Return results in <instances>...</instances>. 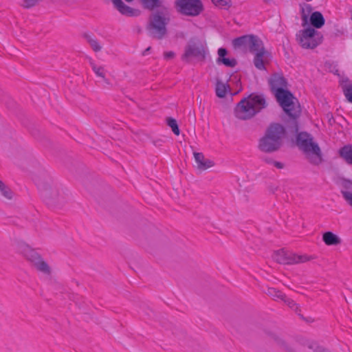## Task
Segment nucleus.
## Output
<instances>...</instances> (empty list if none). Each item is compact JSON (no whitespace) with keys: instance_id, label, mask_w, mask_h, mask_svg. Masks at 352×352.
<instances>
[{"instance_id":"4468645a","label":"nucleus","mask_w":352,"mask_h":352,"mask_svg":"<svg viewBox=\"0 0 352 352\" xmlns=\"http://www.w3.org/2000/svg\"><path fill=\"white\" fill-rule=\"evenodd\" d=\"M21 252L33 265H34L36 263L38 262V261L42 258L38 252L28 245L22 246Z\"/></svg>"},{"instance_id":"412c9836","label":"nucleus","mask_w":352,"mask_h":352,"mask_svg":"<svg viewBox=\"0 0 352 352\" xmlns=\"http://www.w3.org/2000/svg\"><path fill=\"white\" fill-rule=\"evenodd\" d=\"M112 2L118 10L122 14L128 16L133 15V10L124 4L122 0H112Z\"/></svg>"},{"instance_id":"a19ab883","label":"nucleus","mask_w":352,"mask_h":352,"mask_svg":"<svg viewBox=\"0 0 352 352\" xmlns=\"http://www.w3.org/2000/svg\"><path fill=\"white\" fill-rule=\"evenodd\" d=\"M298 315L300 316V317L302 319L305 320L306 322H314V319H313V318H310V317H309V318H305L303 317V316H302V315H300V314H298Z\"/></svg>"},{"instance_id":"4c0bfd02","label":"nucleus","mask_w":352,"mask_h":352,"mask_svg":"<svg viewBox=\"0 0 352 352\" xmlns=\"http://www.w3.org/2000/svg\"><path fill=\"white\" fill-rule=\"evenodd\" d=\"M175 55V53L172 51L166 52L164 54V58L167 59V60L174 58Z\"/></svg>"},{"instance_id":"1a4fd4ad","label":"nucleus","mask_w":352,"mask_h":352,"mask_svg":"<svg viewBox=\"0 0 352 352\" xmlns=\"http://www.w3.org/2000/svg\"><path fill=\"white\" fill-rule=\"evenodd\" d=\"M273 258L277 263L283 265H295L309 260V258L306 255H297L284 249L276 251L274 253Z\"/></svg>"},{"instance_id":"2eb2a0df","label":"nucleus","mask_w":352,"mask_h":352,"mask_svg":"<svg viewBox=\"0 0 352 352\" xmlns=\"http://www.w3.org/2000/svg\"><path fill=\"white\" fill-rule=\"evenodd\" d=\"M194 157L197 164V168L201 170H205L214 164V162L205 158L202 153L194 152Z\"/></svg>"},{"instance_id":"7ed1b4c3","label":"nucleus","mask_w":352,"mask_h":352,"mask_svg":"<svg viewBox=\"0 0 352 352\" xmlns=\"http://www.w3.org/2000/svg\"><path fill=\"white\" fill-rule=\"evenodd\" d=\"M267 104L263 94H251L243 98L234 109L235 116L240 120H248L266 108Z\"/></svg>"},{"instance_id":"5701e85b","label":"nucleus","mask_w":352,"mask_h":352,"mask_svg":"<svg viewBox=\"0 0 352 352\" xmlns=\"http://www.w3.org/2000/svg\"><path fill=\"white\" fill-rule=\"evenodd\" d=\"M340 155L346 163L352 164V146H344L340 150Z\"/></svg>"},{"instance_id":"c756f323","label":"nucleus","mask_w":352,"mask_h":352,"mask_svg":"<svg viewBox=\"0 0 352 352\" xmlns=\"http://www.w3.org/2000/svg\"><path fill=\"white\" fill-rule=\"evenodd\" d=\"M342 88L347 100L352 103V83H343Z\"/></svg>"},{"instance_id":"58836bf2","label":"nucleus","mask_w":352,"mask_h":352,"mask_svg":"<svg viewBox=\"0 0 352 352\" xmlns=\"http://www.w3.org/2000/svg\"><path fill=\"white\" fill-rule=\"evenodd\" d=\"M262 160L268 164H273L274 162V160L269 157H264Z\"/></svg>"},{"instance_id":"a878e982","label":"nucleus","mask_w":352,"mask_h":352,"mask_svg":"<svg viewBox=\"0 0 352 352\" xmlns=\"http://www.w3.org/2000/svg\"><path fill=\"white\" fill-rule=\"evenodd\" d=\"M228 88V85H226L220 80H217L215 89L217 96L221 98H224L226 95Z\"/></svg>"},{"instance_id":"dca6fc26","label":"nucleus","mask_w":352,"mask_h":352,"mask_svg":"<svg viewBox=\"0 0 352 352\" xmlns=\"http://www.w3.org/2000/svg\"><path fill=\"white\" fill-rule=\"evenodd\" d=\"M228 52L225 48H219L218 50L219 57L217 59V64H223L226 67H234L236 65L237 62L234 58H226Z\"/></svg>"},{"instance_id":"bb28decb","label":"nucleus","mask_w":352,"mask_h":352,"mask_svg":"<svg viewBox=\"0 0 352 352\" xmlns=\"http://www.w3.org/2000/svg\"><path fill=\"white\" fill-rule=\"evenodd\" d=\"M0 192L1 195L7 199L10 200L13 198L14 192L1 180H0Z\"/></svg>"},{"instance_id":"7c9ffc66","label":"nucleus","mask_w":352,"mask_h":352,"mask_svg":"<svg viewBox=\"0 0 352 352\" xmlns=\"http://www.w3.org/2000/svg\"><path fill=\"white\" fill-rule=\"evenodd\" d=\"M167 124L168 126H170L173 131V132L178 135L179 134V129L178 127L177 121L175 119L173 118H167Z\"/></svg>"},{"instance_id":"9d476101","label":"nucleus","mask_w":352,"mask_h":352,"mask_svg":"<svg viewBox=\"0 0 352 352\" xmlns=\"http://www.w3.org/2000/svg\"><path fill=\"white\" fill-rule=\"evenodd\" d=\"M42 190V196L45 199L47 204L54 206L58 204L62 201L58 199V192L52 186H48Z\"/></svg>"},{"instance_id":"ea45409f","label":"nucleus","mask_w":352,"mask_h":352,"mask_svg":"<svg viewBox=\"0 0 352 352\" xmlns=\"http://www.w3.org/2000/svg\"><path fill=\"white\" fill-rule=\"evenodd\" d=\"M273 165L277 168H279V169H281V168H283L285 165L284 164L280 162H276V161H274Z\"/></svg>"},{"instance_id":"9b49d317","label":"nucleus","mask_w":352,"mask_h":352,"mask_svg":"<svg viewBox=\"0 0 352 352\" xmlns=\"http://www.w3.org/2000/svg\"><path fill=\"white\" fill-rule=\"evenodd\" d=\"M340 192L344 200L352 208V181L342 180Z\"/></svg>"},{"instance_id":"20e7f679","label":"nucleus","mask_w":352,"mask_h":352,"mask_svg":"<svg viewBox=\"0 0 352 352\" xmlns=\"http://www.w3.org/2000/svg\"><path fill=\"white\" fill-rule=\"evenodd\" d=\"M170 21V13L167 8L157 10L150 18L147 27L150 35L157 39H162L167 34L166 25Z\"/></svg>"},{"instance_id":"aec40b11","label":"nucleus","mask_w":352,"mask_h":352,"mask_svg":"<svg viewBox=\"0 0 352 352\" xmlns=\"http://www.w3.org/2000/svg\"><path fill=\"white\" fill-rule=\"evenodd\" d=\"M324 21V19L320 12H314L310 16V23L315 28H322Z\"/></svg>"},{"instance_id":"423d86ee","label":"nucleus","mask_w":352,"mask_h":352,"mask_svg":"<svg viewBox=\"0 0 352 352\" xmlns=\"http://www.w3.org/2000/svg\"><path fill=\"white\" fill-rule=\"evenodd\" d=\"M296 144L305 153H312L317 156L314 164H318L321 162V152L318 144L313 142L311 135L306 132L299 133L296 138Z\"/></svg>"},{"instance_id":"f3484780","label":"nucleus","mask_w":352,"mask_h":352,"mask_svg":"<svg viewBox=\"0 0 352 352\" xmlns=\"http://www.w3.org/2000/svg\"><path fill=\"white\" fill-rule=\"evenodd\" d=\"M250 43L248 49L250 52L256 54L257 52L266 51L263 41L256 36L250 35Z\"/></svg>"},{"instance_id":"c03bdc74","label":"nucleus","mask_w":352,"mask_h":352,"mask_svg":"<svg viewBox=\"0 0 352 352\" xmlns=\"http://www.w3.org/2000/svg\"><path fill=\"white\" fill-rule=\"evenodd\" d=\"M274 0H263V1L265 3H271L272 2H274Z\"/></svg>"},{"instance_id":"f257e3e1","label":"nucleus","mask_w":352,"mask_h":352,"mask_svg":"<svg viewBox=\"0 0 352 352\" xmlns=\"http://www.w3.org/2000/svg\"><path fill=\"white\" fill-rule=\"evenodd\" d=\"M270 87L275 92L277 101L284 111L291 118H296L300 113L299 106L294 102V96L286 90V79L278 74L272 76L269 80Z\"/></svg>"},{"instance_id":"0eeeda50","label":"nucleus","mask_w":352,"mask_h":352,"mask_svg":"<svg viewBox=\"0 0 352 352\" xmlns=\"http://www.w3.org/2000/svg\"><path fill=\"white\" fill-rule=\"evenodd\" d=\"M175 7L177 11L185 16H198L204 10L201 0H175Z\"/></svg>"},{"instance_id":"2f4dec72","label":"nucleus","mask_w":352,"mask_h":352,"mask_svg":"<svg viewBox=\"0 0 352 352\" xmlns=\"http://www.w3.org/2000/svg\"><path fill=\"white\" fill-rule=\"evenodd\" d=\"M267 294L274 298L283 299L284 298V294L279 290H277L274 288H269L267 289Z\"/></svg>"},{"instance_id":"f8f14e48","label":"nucleus","mask_w":352,"mask_h":352,"mask_svg":"<svg viewBox=\"0 0 352 352\" xmlns=\"http://www.w3.org/2000/svg\"><path fill=\"white\" fill-rule=\"evenodd\" d=\"M21 252L33 265H34L36 263L38 262V261L42 258L38 252L28 245L22 246Z\"/></svg>"},{"instance_id":"c9c22d12","label":"nucleus","mask_w":352,"mask_h":352,"mask_svg":"<svg viewBox=\"0 0 352 352\" xmlns=\"http://www.w3.org/2000/svg\"><path fill=\"white\" fill-rule=\"evenodd\" d=\"M40 0H24L22 6L25 8H30L36 6V4Z\"/></svg>"},{"instance_id":"37998d69","label":"nucleus","mask_w":352,"mask_h":352,"mask_svg":"<svg viewBox=\"0 0 352 352\" xmlns=\"http://www.w3.org/2000/svg\"><path fill=\"white\" fill-rule=\"evenodd\" d=\"M151 47H147V48H146V49L143 52L142 55L146 56V55L148 54V52L151 50Z\"/></svg>"},{"instance_id":"6ab92c4d","label":"nucleus","mask_w":352,"mask_h":352,"mask_svg":"<svg viewBox=\"0 0 352 352\" xmlns=\"http://www.w3.org/2000/svg\"><path fill=\"white\" fill-rule=\"evenodd\" d=\"M322 240L327 245H337L341 243L340 237L330 231L323 234Z\"/></svg>"},{"instance_id":"ddd939ff","label":"nucleus","mask_w":352,"mask_h":352,"mask_svg":"<svg viewBox=\"0 0 352 352\" xmlns=\"http://www.w3.org/2000/svg\"><path fill=\"white\" fill-rule=\"evenodd\" d=\"M21 252L33 265H34L36 263L38 262V261L42 258L38 252L28 245L22 246Z\"/></svg>"},{"instance_id":"393cba45","label":"nucleus","mask_w":352,"mask_h":352,"mask_svg":"<svg viewBox=\"0 0 352 352\" xmlns=\"http://www.w3.org/2000/svg\"><path fill=\"white\" fill-rule=\"evenodd\" d=\"M91 65L96 75L102 78L107 84H109V80L105 78L106 70L104 69V67L102 66H98L93 63H91Z\"/></svg>"},{"instance_id":"39448f33","label":"nucleus","mask_w":352,"mask_h":352,"mask_svg":"<svg viewBox=\"0 0 352 352\" xmlns=\"http://www.w3.org/2000/svg\"><path fill=\"white\" fill-rule=\"evenodd\" d=\"M208 50L206 45L201 41L190 39L184 47L182 60L186 63H190L192 60L203 61L205 60Z\"/></svg>"},{"instance_id":"6e6552de","label":"nucleus","mask_w":352,"mask_h":352,"mask_svg":"<svg viewBox=\"0 0 352 352\" xmlns=\"http://www.w3.org/2000/svg\"><path fill=\"white\" fill-rule=\"evenodd\" d=\"M298 42L305 49H314L317 47L322 41L320 33L314 28H308L300 32Z\"/></svg>"},{"instance_id":"a211bd4d","label":"nucleus","mask_w":352,"mask_h":352,"mask_svg":"<svg viewBox=\"0 0 352 352\" xmlns=\"http://www.w3.org/2000/svg\"><path fill=\"white\" fill-rule=\"evenodd\" d=\"M268 53L267 51L257 52L254 58V65L259 70L265 69V61Z\"/></svg>"},{"instance_id":"b1692460","label":"nucleus","mask_w":352,"mask_h":352,"mask_svg":"<svg viewBox=\"0 0 352 352\" xmlns=\"http://www.w3.org/2000/svg\"><path fill=\"white\" fill-rule=\"evenodd\" d=\"M34 266L38 271L45 275H50L51 274L50 265L42 258Z\"/></svg>"},{"instance_id":"f704fd0d","label":"nucleus","mask_w":352,"mask_h":352,"mask_svg":"<svg viewBox=\"0 0 352 352\" xmlns=\"http://www.w3.org/2000/svg\"><path fill=\"white\" fill-rule=\"evenodd\" d=\"M307 345L309 349H312L314 352H329L312 341H308Z\"/></svg>"},{"instance_id":"4be33fe9","label":"nucleus","mask_w":352,"mask_h":352,"mask_svg":"<svg viewBox=\"0 0 352 352\" xmlns=\"http://www.w3.org/2000/svg\"><path fill=\"white\" fill-rule=\"evenodd\" d=\"M250 35H244L233 40L232 44L234 48L248 49L250 43Z\"/></svg>"},{"instance_id":"f03ea898","label":"nucleus","mask_w":352,"mask_h":352,"mask_svg":"<svg viewBox=\"0 0 352 352\" xmlns=\"http://www.w3.org/2000/svg\"><path fill=\"white\" fill-rule=\"evenodd\" d=\"M286 131L280 124H271L265 131V135L259 140L258 149L267 153L278 151L283 145Z\"/></svg>"},{"instance_id":"c85d7f7f","label":"nucleus","mask_w":352,"mask_h":352,"mask_svg":"<svg viewBox=\"0 0 352 352\" xmlns=\"http://www.w3.org/2000/svg\"><path fill=\"white\" fill-rule=\"evenodd\" d=\"M144 7L149 10H153L161 6L160 0H141Z\"/></svg>"},{"instance_id":"72a5a7b5","label":"nucleus","mask_w":352,"mask_h":352,"mask_svg":"<svg viewBox=\"0 0 352 352\" xmlns=\"http://www.w3.org/2000/svg\"><path fill=\"white\" fill-rule=\"evenodd\" d=\"M212 1L215 6L224 8H228L232 6L231 0H212Z\"/></svg>"},{"instance_id":"cd10ccee","label":"nucleus","mask_w":352,"mask_h":352,"mask_svg":"<svg viewBox=\"0 0 352 352\" xmlns=\"http://www.w3.org/2000/svg\"><path fill=\"white\" fill-rule=\"evenodd\" d=\"M311 11L312 7L309 4H305L304 6L301 7V18L302 21V25H305L307 23L308 17Z\"/></svg>"},{"instance_id":"79ce46f5","label":"nucleus","mask_w":352,"mask_h":352,"mask_svg":"<svg viewBox=\"0 0 352 352\" xmlns=\"http://www.w3.org/2000/svg\"><path fill=\"white\" fill-rule=\"evenodd\" d=\"M278 187L277 186H270V190L274 193L276 192V190H277Z\"/></svg>"},{"instance_id":"473e14b6","label":"nucleus","mask_w":352,"mask_h":352,"mask_svg":"<svg viewBox=\"0 0 352 352\" xmlns=\"http://www.w3.org/2000/svg\"><path fill=\"white\" fill-rule=\"evenodd\" d=\"M87 42L89 43L94 51L99 52L101 50L102 47L99 44L97 40L91 38V36H87Z\"/></svg>"},{"instance_id":"a18cd8bd","label":"nucleus","mask_w":352,"mask_h":352,"mask_svg":"<svg viewBox=\"0 0 352 352\" xmlns=\"http://www.w3.org/2000/svg\"><path fill=\"white\" fill-rule=\"evenodd\" d=\"M280 342H281L283 344H285L284 341L280 340Z\"/></svg>"},{"instance_id":"e433bc0d","label":"nucleus","mask_w":352,"mask_h":352,"mask_svg":"<svg viewBox=\"0 0 352 352\" xmlns=\"http://www.w3.org/2000/svg\"><path fill=\"white\" fill-rule=\"evenodd\" d=\"M284 302L290 307V308H296V311L298 309V305L295 303V302L289 298H287L284 294V298L282 299Z\"/></svg>"}]
</instances>
